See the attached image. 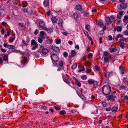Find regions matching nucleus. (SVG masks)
Masks as SVG:
<instances>
[{
	"mask_svg": "<svg viewBox=\"0 0 128 128\" xmlns=\"http://www.w3.org/2000/svg\"><path fill=\"white\" fill-rule=\"evenodd\" d=\"M102 91L103 94L104 95H108L111 91L110 86L108 84L104 86L102 88Z\"/></svg>",
	"mask_w": 128,
	"mask_h": 128,
	"instance_id": "f257e3e1",
	"label": "nucleus"
},
{
	"mask_svg": "<svg viewBox=\"0 0 128 128\" xmlns=\"http://www.w3.org/2000/svg\"><path fill=\"white\" fill-rule=\"evenodd\" d=\"M38 51L42 55L46 54L48 52V50L42 45L40 46Z\"/></svg>",
	"mask_w": 128,
	"mask_h": 128,
	"instance_id": "f03ea898",
	"label": "nucleus"
},
{
	"mask_svg": "<svg viewBox=\"0 0 128 128\" xmlns=\"http://www.w3.org/2000/svg\"><path fill=\"white\" fill-rule=\"evenodd\" d=\"M115 18L113 15H112L109 17H106L105 18V20L106 23L108 24L112 23L114 20Z\"/></svg>",
	"mask_w": 128,
	"mask_h": 128,
	"instance_id": "7ed1b4c3",
	"label": "nucleus"
},
{
	"mask_svg": "<svg viewBox=\"0 0 128 128\" xmlns=\"http://www.w3.org/2000/svg\"><path fill=\"white\" fill-rule=\"evenodd\" d=\"M115 95L113 93H112L111 94L106 96V99L109 100H110L113 102L115 100V98L116 97Z\"/></svg>",
	"mask_w": 128,
	"mask_h": 128,
	"instance_id": "20e7f679",
	"label": "nucleus"
},
{
	"mask_svg": "<svg viewBox=\"0 0 128 128\" xmlns=\"http://www.w3.org/2000/svg\"><path fill=\"white\" fill-rule=\"evenodd\" d=\"M31 45L33 46L32 48L33 50L36 49L38 47V45L36 41L34 40H32L31 41Z\"/></svg>",
	"mask_w": 128,
	"mask_h": 128,
	"instance_id": "39448f33",
	"label": "nucleus"
},
{
	"mask_svg": "<svg viewBox=\"0 0 128 128\" xmlns=\"http://www.w3.org/2000/svg\"><path fill=\"white\" fill-rule=\"evenodd\" d=\"M52 60L54 62H56L58 60V56L55 54H53L51 57Z\"/></svg>",
	"mask_w": 128,
	"mask_h": 128,
	"instance_id": "423d86ee",
	"label": "nucleus"
},
{
	"mask_svg": "<svg viewBox=\"0 0 128 128\" xmlns=\"http://www.w3.org/2000/svg\"><path fill=\"white\" fill-rule=\"evenodd\" d=\"M28 60L27 58L23 57V59L21 60V62L23 66H25L26 64L28 62Z\"/></svg>",
	"mask_w": 128,
	"mask_h": 128,
	"instance_id": "0eeeda50",
	"label": "nucleus"
},
{
	"mask_svg": "<svg viewBox=\"0 0 128 128\" xmlns=\"http://www.w3.org/2000/svg\"><path fill=\"white\" fill-rule=\"evenodd\" d=\"M121 100L123 102H124L127 104H128V96L127 95L122 96L121 98Z\"/></svg>",
	"mask_w": 128,
	"mask_h": 128,
	"instance_id": "6e6552de",
	"label": "nucleus"
},
{
	"mask_svg": "<svg viewBox=\"0 0 128 128\" xmlns=\"http://www.w3.org/2000/svg\"><path fill=\"white\" fill-rule=\"evenodd\" d=\"M52 49L53 50L57 53H59L60 52V50L59 48L57 46H52Z\"/></svg>",
	"mask_w": 128,
	"mask_h": 128,
	"instance_id": "1a4fd4ad",
	"label": "nucleus"
},
{
	"mask_svg": "<svg viewBox=\"0 0 128 128\" xmlns=\"http://www.w3.org/2000/svg\"><path fill=\"white\" fill-rule=\"evenodd\" d=\"M104 74L106 77H109L112 75V72L106 71L104 72Z\"/></svg>",
	"mask_w": 128,
	"mask_h": 128,
	"instance_id": "9d476101",
	"label": "nucleus"
},
{
	"mask_svg": "<svg viewBox=\"0 0 128 128\" xmlns=\"http://www.w3.org/2000/svg\"><path fill=\"white\" fill-rule=\"evenodd\" d=\"M39 24L40 26L44 30V28H46L45 27V24L44 21H40L39 22Z\"/></svg>",
	"mask_w": 128,
	"mask_h": 128,
	"instance_id": "9b49d317",
	"label": "nucleus"
},
{
	"mask_svg": "<svg viewBox=\"0 0 128 128\" xmlns=\"http://www.w3.org/2000/svg\"><path fill=\"white\" fill-rule=\"evenodd\" d=\"M119 43L122 48L124 49L125 48V44L124 42L120 39V40L119 42Z\"/></svg>",
	"mask_w": 128,
	"mask_h": 128,
	"instance_id": "f8f14e48",
	"label": "nucleus"
},
{
	"mask_svg": "<svg viewBox=\"0 0 128 128\" xmlns=\"http://www.w3.org/2000/svg\"><path fill=\"white\" fill-rule=\"evenodd\" d=\"M110 51L111 52H115L119 50V48L118 47L113 48H109Z\"/></svg>",
	"mask_w": 128,
	"mask_h": 128,
	"instance_id": "ddd939ff",
	"label": "nucleus"
},
{
	"mask_svg": "<svg viewBox=\"0 0 128 128\" xmlns=\"http://www.w3.org/2000/svg\"><path fill=\"white\" fill-rule=\"evenodd\" d=\"M74 80H75L76 84L79 87H80L81 86V83L78 80L75 78H74Z\"/></svg>",
	"mask_w": 128,
	"mask_h": 128,
	"instance_id": "4468645a",
	"label": "nucleus"
},
{
	"mask_svg": "<svg viewBox=\"0 0 128 128\" xmlns=\"http://www.w3.org/2000/svg\"><path fill=\"white\" fill-rule=\"evenodd\" d=\"M127 4L124 3H122L120 5V7L122 9H126L127 8Z\"/></svg>",
	"mask_w": 128,
	"mask_h": 128,
	"instance_id": "2eb2a0df",
	"label": "nucleus"
},
{
	"mask_svg": "<svg viewBox=\"0 0 128 128\" xmlns=\"http://www.w3.org/2000/svg\"><path fill=\"white\" fill-rule=\"evenodd\" d=\"M82 7L80 4L77 5L76 6V9L78 10L81 11L82 10Z\"/></svg>",
	"mask_w": 128,
	"mask_h": 128,
	"instance_id": "dca6fc26",
	"label": "nucleus"
},
{
	"mask_svg": "<svg viewBox=\"0 0 128 128\" xmlns=\"http://www.w3.org/2000/svg\"><path fill=\"white\" fill-rule=\"evenodd\" d=\"M62 78L64 81L65 82L68 84L70 83V81L68 79L65 78V77L64 74L62 75Z\"/></svg>",
	"mask_w": 128,
	"mask_h": 128,
	"instance_id": "f3484780",
	"label": "nucleus"
},
{
	"mask_svg": "<svg viewBox=\"0 0 128 128\" xmlns=\"http://www.w3.org/2000/svg\"><path fill=\"white\" fill-rule=\"evenodd\" d=\"M73 16L74 18L76 20L78 19L79 14L77 13L76 12L73 14Z\"/></svg>",
	"mask_w": 128,
	"mask_h": 128,
	"instance_id": "a211bd4d",
	"label": "nucleus"
},
{
	"mask_svg": "<svg viewBox=\"0 0 128 128\" xmlns=\"http://www.w3.org/2000/svg\"><path fill=\"white\" fill-rule=\"evenodd\" d=\"M118 109V108L116 106H113L111 108L112 111L113 112H117Z\"/></svg>",
	"mask_w": 128,
	"mask_h": 128,
	"instance_id": "6ab92c4d",
	"label": "nucleus"
},
{
	"mask_svg": "<svg viewBox=\"0 0 128 128\" xmlns=\"http://www.w3.org/2000/svg\"><path fill=\"white\" fill-rule=\"evenodd\" d=\"M62 23L63 20H62L61 19L59 20L58 23V26L61 28L62 27Z\"/></svg>",
	"mask_w": 128,
	"mask_h": 128,
	"instance_id": "aec40b11",
	"label": "nucleus"
},
{
	"mask_svg": "<svg viewBox=\"0 0 128 128\" xmlns=\"http://www.w3.org/2000/svg\"><path fill=\"white\" fill-rule=\"evenodd\" d=\"M122 28L120 26H118L116 28V29H114V31L115 32L117 30L118 32H120L122 30Z\"/></svg>",
	"mask_w": 128,
	"mask_h": 128,
	"instance_id": "412c9836",
	"label": "nucleus"
},
{
	"mask_svg": "<svg viewBox=\"0 0 128 128\" xmlns=\"http://www.w3.org/2000/svg\"><path fill=\"white\" fill-rule=\"evenodd\" d=\"M44 30L47 31L48 33H50L52 31V29L51 28H48L46 27L44 28Z\"/></svg>",
	"mask_w": 128,
	"mask_h": 128,
	"instance_id": "4be33fe9",
	"label": "nucleus"
},
{
	"mask_svg": "<svg viewBox=\"0 0 128 128\" xmlns=\"http://www.w3.org/2000/svg\"><path fill=\"white\" fill-rule=\"evenodd\" d=\"M45 34V32L44 31H42L40 32V36L42 39H44V37Z\"/></svg>",
	"mask_w": 128,
	"mask_h": 128,
	"instance_id": "5701e85b",
	"label": "nucleus"
},
{
	"mask_svg": "<svg viewBox=\"0 0 128 128\" xmlns=\"http://www.w3.org/2000/svg\"><path fill=\"white\" fill-rule=\"evenodd\" d=\"M98 82L94 80L93 84L94 87L95 88H96L98 86Z\"/></svg>",
	"mask_w": 128,
	"mask_h": 128,
	"instance_id": "b1692460",
	"label": "nucleus"
},
{
	"mask_svg": "<svg viewBox=\"0 0 128 128\" xmlns=\"http://www.w3.org/2000/svg\"><path fill=\"white\" fill-rule=\"evenodd\" d=\"M7 48L9 49H12L15 48V47L12 45H8Z\"/></svg>",
	"mask_w": 128,
	"mask_h": 128,
	"instance_id": "393cba45",
	"label": "nucleus"
},
{
	"mask_svg": "<svg viewBox=\"0 0 128 128\" xmlns=\"http://www.w3.org/2000/svg\"><path fill=\"white\" fill-rule=\"evenodd\" d=\"M3 60L5 62H8V56L7 55H4L3 57Z\"/></svg>",
	"mask_w": 128,
	"mask_h": 128,
	"instance_id": "a878e982",
	"label": "nucleus"
},
{
	"mask_svg": "<svg viewBox=\"0 0 128 128\" xmlns=\"http://www.w3.org/2000/svg\"><path fill=\"white\" fill-rule=\"evenodd\" d=\"M120 69L121 72V74H124V67L123 66H121L120 68Z\"/></svg>",
	"mask_w": 128,
	"mask_h": 128,
	"instance_id": "bb28decb",
	"label": "nucleus"
},
{
	"mask_svg": "<svg viewBox=\"0 0 128 128\" xmlns=\"http://www.w3.org/2000/svg\"><path fill=\"white\" fill-rule=\"evenodd\" d=\"M44 4L45 7H47L49 4L48 1L47 0H46L44 2Z\"/></svg>",
	"mask_w": 128,
	"mask_h": 128,
	"instance_id": "cd10ccee",
	"label": "nucleus"
},
{
	"mask_svg": "<svg viewBox=\"0 0 128 128\" xmlns=\"http://www.w3.org/2000/svg\"><path fill=\"white\" fill-rule=\"evenodd\" d=\"M52 20L53 22L56 23L57 22V19L55 17H53L52 18Z\"/></svg>",
	"mask_w": 128,
	"mask_h": 128,
	"instance_id": "c85d7f7f",
	"label": "nucleus"
},
{
	"mask_svg": "<svg viewBox=\"0 0 128 128\" xmlns=\"http://www.w3.org/2000/svg\"><path fill=\"white\" fill-rule=\"evenodd\" d=\"M77 64L76 63H74L73 64L71 67V68L72 69H74L77 66Z\"/></svg>",
	"mask_w": 128,
	"mask_h": 128,
	"instance_id": "c756f323",
	"label": "nucleus"
},
{
	"mask_svg": "<svg viewBox=\"0 0 128 128\" xmlns=\"http://www.w3.org/2000/svg\"><path fill=\"white\" fill-rule=\"evenodd\" d=\"M27 2H26L22 1V7L23 8H25L27 6Z\"/></svg>",
	"mask_w": 128,
	"mask_h": 128,
	"instance_id": "7c9ffc66",
	"label": "nucleus"
},
{
	"mask_svg": "<svg viewBox=\"0 0 128 128\" xmlns=\"http://www.w3.org/2000/svg\"><path fill=\"white\" fill-rule=\"evenodd\" d=\"M98 24L100 27H102L104 26L103 22H102L99 21L98 22Z\"/></svg>",
	"mask_w": 128,
	"mask_h": 128,
	"instance_id": "2f4dec72",
	"label": "nucleus"
},
{
	"mask_svg": "<svg viewBox=\"0 0 128 128\" xmlns=\"http://www.w3.org/2000/svg\"><path fill=\"white\" fill-rule=\"evenodd\" d=\"M66 114V113L64 110H61L60 111V114L62 115H63L64 114Z\"/></svg>",
	"mask_w": 128,
	"mask_h": 128,
	"instance_id": "473e14b6",
	"label": "nucleus"
},
{
	"mask_svg": "<svg viewBox=\"0 0 128 128\" xmlns=\"http://www.w3.org/2000/svg\"><path fill=\"white\" fill-rule=\"evenodd\" d=\"M79 97L82 100H86V98L82 94H81V95H80V96H79Z\"/></svg>",
	"mask_w": 128,
	"mask_h": 128,
	"instance_id": "72a5a7b5",
	"label": "nucleus"
},
{
	"mask_svg": "<svg viewBox=\"0 0 128 128\" xmlns=\"http://www.w3.org/2000/svg\"><path fill=\"white\" fill-rule=\"evenodd\" d=\"M94 81L93 80L91 79L88 80V84H93Z\"/></svg>",
	"mask_w": 128,
	"mask_h": 128,
	"instance_id": "f704fd0d",
	"label": "nucleus"
},
{
	"mask_svg": "<svg viewBox=\"0 0 128 128\" xmlns=\"http://www.w3.org/2000/svg\"><path fill=\"white\" fill-rule=\"evenodd\" d=\"M126 86H124L123 85H122L119 88V89L120 90L122 89L126 90Z\"/></svg>",
	"mask_w": 128,
	"mask_h": 128,
	"instance_id": "c9c22d12",
	"label": "nucleus"
},
{
	"mask_svg": "<svg viewBox=\"0 0 128 128\" xmlns=\"http://www.w3.org/2000/svg\"><path fill=\"white\" fill-rule=\"evenodd\" d=\"M95 98V97L93 95H92L90 97L88 98L89 100L91 101L94 100Z\"/></svg>",
	"mask_w": 128,
	"mask_h": 128,
	"instance_id": "e433bc0d",
	"label": "nucleus"
},
{
	"mask_svg": "<svg viewBox=\"0 0 128 128\" xmlns=\"http://www.w3.org/2000/svg\"><path fill=\"white\" fill-rule=\"evenodd\" d=\"M87 76L86 75H84L81 76V78L83 80H85L87 78Z\"/></svg>",
	"mask_w": 128,
	"mask_h": 128,
	"instance_id": "4c0bfd02",
	"label": "nucleus"
},
{
	"mask_svg": "<svg viewBox=\"0 0 128 128\" xmlns=\"http://www.w3.org/2000/svg\"><path fill=\"white\" fill-rule=\"evenodd\" d=\"M63 55L65 58H67L68 56V54L66 52H65L63 53Z\"/></svg>",
	"mask_w": 128,
	"mask_h": 128,
	"instance_id": "58836bf2",
	"label": "nucleus"
},
{
	"mask_svg": "<svg viewBox=\"0 0 128 128\" xmlns=\"http://www.w3.org/2000/svg\"><path fill=\"white\" fill-rule=\"evenodd\" d=\"M86 28L88 31H89L90 30V26L88 24H87L86 25Z\"/></svg>",
	"mask_w": 128,
	"mask_h": 128,
	"instance_id": "ea45409f",
	"label": "nucleus"
},
{
	"mask_svg": "<svg viewBox=\"0 0 128 128\" xmlns=\"http://www.w3.org/2000/svg\"><path fill=\"white\" fill-rule=\"evenodd\" d=\"M15 38V37H14V38L10 37L9 40V42H12L14 40Z\"/></svg>",
	"mask_w": 128,
	"mask_h": 128,
	"instance_id": "a19ab883",
	"label": "nucleus"
},
{
	"mask_svg": "<svg viewBox=\"0 0 128 128\" xmlns=\"http://www.w3.org/2000/svg\"><path fill=\"white\" fill-rule=\"evenodd\" d=\"M90 63L88 61H86L85 62V65L87 66H90Z\"/></svg>",
	"mask_w": 128,
	"mask_h": 128,
	"instance_id": "79ce46f5",
	"label": "nucleus"
},
{
	"mask_svg": "<svg viewBox=\"0 0 128 128\" xmlns=\"http://www.w3.org/2000/svg\"><path fill=\"white\" fill-rule=\"evenodd\" d=\"M104 61L106 63H107L108 62L109 59L108 57H106L104 58Z\"/></svg>",
	"mask_w": 128,
	"mask_h": 128,
	"instance_id": "37998d69",
	"label": "nucleus"
},
{
	"mask_svg": "<svg viewBox=\"0 0 128 128\" xmlns=\"http://www.w3.org/2000/svg\"><path fill=\"white\" fill-rule=\"evenodd\" d=\"M22 10L24 12H26L28 14V10L26 8H24Z\"/></svg>",
	"mask_w": 128,
	"mask_h": 128,
	"instance_id": "c03bdc74",
	"label": "nucleus"
},
{
	"mask_svg": "<svg viewBox=\"0 0 128 128\" xmlns=\"http://www.w3.org/2000/svg\"><path fill=\"white\" fill-rule=\"evenodd\" d=\"M95 69L98 71H99L100 69V67L97 65L95 66Z\"/></svg>",
	"mask_w": 128,
	"mask_h": 128,
	"instance_id": "a18cd8bd",
	"label": "nucleus"
},
{
	"mask_svg": "<svg viewBox=\"0 0 128 128\" xmlns=\"http://www.w3.org/2000/svg\"><path fill=\"white\" fill-rule=\"evenodd\" d=\"M74 55L73 54H72L70 55L69 56H68V59L70 60H72V58H73L74 56Z\"/></svg>",
	"mask_w": 128,
	"mask_h": 128,
	"instance_id": "49530a36",
	"label": "nucleus"
},
{
	"mask_svg": "<svg viewBox=\"0 0 128 128\" xmlns=\"http://www.w3.org/2000/svg\"><path fill=\"white\" fill-rule=\"evenodd\" d=\"M59 64L60 66L61 67L63 66V62L62 61H60L59 62Z\"/></svg>",
	"mask_w": 128,
	"mask_h": 128,
	"instance_id": "de8ad7c7",
	"label": "nucleus"
},
{
	"mask_svg": "<svg viewBox=\"0 0 128 128\" xmlns=\"http://www.w3.org/2000/svg\"><path fill=\"white\" fill-rule=\"evenodd\" d=\"M38 42L40 43H42V38H38Z\"/></svg>",
	"mask_w": 128,
	"mask_h": 128,
	"instance_id": "09e8293b",
	"label": "nucleus"
},
{
	"mask_svg": "<svg viewBox=\"0 0 128 128\" xmlns=\"http://www.w3.org/2000/svg\"><path fill=\"white\" fill-rule=\"evenodd\" d=\"M120 39L121 40H122L124 42V41H125V42H128V39L127 38H122V39L121 38Z\"/></svg>",
	"mask_w": 128,
	"mask_h": 128,
	"instance_id": "8fccbe9b",
	"label": "nucleus"
},
{
	"mask_svg": "<svg viewBox=\"0 0 128 128\" xmlns=\"http://www.w3.org/2000/svg\"><path fill=\"white\" fill-rule=\"evenodd\" d=\"M56 42L57 44H59L61 42V40L60 39H58L56 40Z\"/></svg>",
	"mask_w": 128,
	"mask_h": 128,
	"instance_id": "3c124183",
	"label": "nucleus"
},
{
	"mask_svg": "<svg viewBox=\"0 0 128 128\" xmlns=\"http://www.w3.org/2000/svg\"><path fill=\"white\" fill-rule=\"evenodd\" d=\"M93 56L92 54L91 53H90L88 54V58H92V56Z\"/></svg>",
	"mask_w": 128,
	"mask_h": 128,
	"instance_id": "603ef678",
	"label": "nucleus"
},
{
	"mask_svg": "<svg viewBox=\"0 0 128 128\" xmlns=\"http://www.w3.org/2000/svg\"><path fill=\"white\" fill-rule=\"evenodd\" d=\"M54 108L56 110H60V108L58 106H55L54 107Z\"/></svg>",
	"mask_w": 128,
	"mask_h": 128,
	"instance_id": "864d4df0",
	"label": "nucleus"
},
{
	"mask_svg": "<svg viewBox=\"0 0 128 128\" xmlns=\"http://www.w3.org/2000/svg\"><path fill=\"white\" fill-rule=\"evenodd\" d=\"M62 34H63L64 35L67 36L68 34H70V33H67L65 32H64L62 33Z\"/></svg>",
	"mask_w": 128,
	"mask_h": 128,
	"instance_id": "5fc2aeb1",
	"label": "nucleus"
},
{
	"mask_svg": "<svg viewBox=\"0 0 128 128\" xmlns=\"http://www.w3.org/2000/svg\"><path fill=\"white\" fill-rule=\"evenodd\" d=\"M52 42V40L50 39H49L46 41L47 43L50 44H51Z\"/></svg>",
	"mask_w": 128,
	"mask_h": 128,
	"instance_id": "6e6d98bb",
	"label": "nucleus"
},
{
	"mask_svg": "<svg viewBox=\"0 0 128 128\" xmlns=\"http://www.w3.org/2000/svg\"><path fill=\"white\" fill-rule=\"evenodd\" d=\"M13 52H15L20 53V51L16 49H14L12 50Z\"/></svg>",
	"mask_w": 128,
	"mask_h": 128,
	"instance_id": "4d7b16f0",
	"label": "nucleus"
},
{
	"mask_svg": "<svg viewBox=\"0 0 128 128\" xmlns=\"http://www.w3.org/2000/svg\"><path fill=\"white\" fill-rule=\"evenodd\" d=\"M123 13L124 11H121L119 12L118 14L122 16L123 14Z\"/></svg>",
	"mask_w": 128,
	"mask_h": 128,
	"instance_id": "13d9d810",
	"label": "nucleus"
},
{
	"mask_svg": "<svg viewBox=\"0 0 128 128\" xmlns=\"http://www.w3.org/2000/svg\"><path fill=\"white\" fill-rule=\"evenodd\" d=\"M128 19V17L126 16H124V21L126 20H127V19Z\"/></svg>",
	"mask_w": 128,
	"mask_h": 128,
	"instance_id": "bf43d9fd",
	"label": "nucleus"
},
{
	"mask_svg": "<svg viewBox=\"0 0 128 128\" xmlns=\"http://www.w3.org/2000/svg\"><path fill=\"white\" fill-rule=\"evenodd\" d=\"M108 40H112V36L111 35H110L108 36Z\"/></svg>",
	"mask_w": 128,
	"mask_h": 128,
	"instance_id": "052dcab7",
	"label": "nucleus"
},
{
	"mask_svg": "<svg viewBox=\"0 0 128 128\" xmlns=\"http://www.w3.org/2000/svg\"><path fill=\"white\" fill-rule=\"evenodd\" d=\"M38 30L37 29L36 30L34 33L35 35H36L38 34Z\"/></svg>",
	"mask_w": 128,
	"mask_h": 128,
	"instance_id": "680f3d73",
	"label": "nucleus"
},
{
	"mask_svg": "<svg viewBox=\"0 0 128 128\" xmlns=\"http://www.w3.org/2000/svg\"><path fill=\"white\" fill-rule=\"evenodd\" d=\"M71 52L72 54H74V55L75 54H76V52L75 50H72L71 51Z\"/></svg>",
	"mask_w": 128,
	"mask_h": 128,
	"instance_id": "e2e57ef3",
	"label": "nucleus"
},
{
	"mask_svg": "<svg viewBox=\"0 0 128 128\" xmlns=\"http://www.w3.org/2000/svg\"><path fill=\"white\" fill-rule=\"evenodd\" d=\"M122 18V16L119 14H118L117 15V18L118 19H120Z\"/></svg>",
	"mask_w": 128,
	"mask_h": 128,
	"instance_id": "0e129e2a",
	"label": "nucleus"
},
{
	"mask_svg": "<svg viewBox=\"0 0 128 128\" xmlns=\"http://www.w3.org/2000/svg\"><path fill=\"white\" fill-rule=\"evenodd\" d=\"M4 32H5V31L4 30V29L3 28L1 30V32L2 34H4Z\"/></svg>",
	"mask_w": 128,
	"mask_h": 128,
	"instance_id": "69168bd1",
	"label": "nucleus"
},
{
	"mask_svg": "<svg viewBox=\"0 0 128 128\" xmlns=\"http://www.w3.org/2000/svg\"><path fill=\"white\" fill-rule=\"evenodd\" d=\"M51 12L48 11L46 13V15L48 16H49L51 14Z\"/></svg>",
	"mask_w": 128,
	"mask_h": 128,
	"instance_id": "338daca9",
	"label": "nucleus"
},
{
	"mask_svg": "<svg viewBox=\"0 0 128 128\" xmlns=\"http://www.w3.org/2000/svg\"><path fill=\"white\" fill-rule=\"evenodd\" d=\"M110 110H111V108L109 107L106 109V110L107 111H110Z\"/></svg>",
	"mask_w": 128,
	"mask_h": 128,
	"instance_id": "774afa93",
	"label": "nucleus"
}]
</instances>
